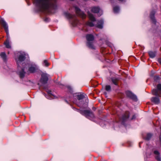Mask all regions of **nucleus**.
<instances>
[{
	"mask_svg": "<svg viewBox=\"0 0 161 161\" xmlns=\"http://www.w3.org/2000/svg\"><path fill=\"white\" fill-rule=\"evenodd\" d=\"M25 54L24 52H19V57L16 58L18 70L17 73L20 78H23L26 70L28 73H33L36 72L38 69V66L35 64H29L23 63L25 59Z\"/></svg>",
	"mask_w": 161,
	"mask_h": 161,
	"instance_id": "nucleus-1",
	"label": "nucleus"
},
{
	"mask_svg": "<svg viewBox=\"0 0 161 161\" xmlns=\"http://www.w3.org/2000/svg\"><path fill=\"white\" fill-rule=\"evenodd\" d=\"M34 4L38 11H46L52 13L57 8V0H35Z\"/></svg>",
	"mask_w": 161,
	"mask_h": 161,
	"instance_id": "nucleus-2",
	"label": "nucleus"
},
{
	"mask_svg": "<svg viewBox=\"0 0 161 161\" xmlns=\"http://www.w3.org/2000/svg\"><path fill=\"white\" fill-rule=\"evenodd\" d=\"M87 13L89 19L91 21L87 22L86 23V25L90 27L95 26L99 29H102L104 23L103 20L101 19L97 21L92 14L89 12H88Z\"/></svg>",
	"mask_w": 161,
	"mask_h": 161,
	"instance_id": "nucleus-3",
	"label": "nucleus"
},
{
	"mask_svg": "<svg viewBox=\"0 0 161 161\" xmlns=\"http://www.w3.org/2000/svg\"><path fill=\"white\" fill-rule=\"evenodd\" d=\"M73 108L75 110L79 112L81 114L84 115L86 118L90 120H93L95 118V116L93 113L89 110H80L74 107Z\"/></svg>",
	"mask_w": 161,
	"mask_h": 161,
	"instance_id": "nucleus-4",
	"label": "nucleus"
},
{
	"mask_svg": "<svg viewBox=\"0 0 161 161\" xmlns=\"http://www.w3.org/2000/svg\"><path fill=\"white\" fill-rule=\"evenodd\" d=\"M2 25L3 26L4 29L6 33L7 36V39L6 40L5 42H4V44L5 46L7 48H10L11 47L10 45L9 44L8 37L9 36V31L8 30V25L5 21L3 19H1V21H0Z\"/></svg>",
	"mask_w": 161,
	"mask_h": 161,
	"instance_id": "nucleus-5",
	"label": "nucleus"
},
{
	"mask_svg": "<svg viewBox=\"0 0 161 161\" xmlns=\"http://www.w3.org/2000/svg\"><path fill=\"white\" fill-rule=\"evenodd\" d=\"M64 14L66 17L70 19L69 22L73 26H75L79 23L75 15L71 14L67 12H65Z\"/></svg>",
	"mask_w": 161,
	"mask_h": 161,
	"instance_id": "nucleus-6",
	"label": "nucleus"
},
{
	"mask_svg": "<svg viewBox=\"0 0 161 161\" xmlns=\"http://www.w3.org/2000/svg\"><path fill=\"white\" fill-rule=\"evenodd\" d=\"M71 96L69 97V98H67L69 99V101L75 103L78 106L80 107L82 105L84 102L82 101H80V100L83 99L85 97V95L83 93H80L77 95V98L79 102H76L75 101L73 100V96L72 94H71Z\"/></svg>",
	"mask_w": 161,
	"mask_h": 161,
	"instance_id": "nucleus-7",
	"label": "nucleus"
},
{
	"mask_svg": "<svg viewBox=\"0 0 161 161\" xmlns=\"http://www.w3.org/2000/svg\"><path fill=\"white\" fill-rule=\"evenodd\" d=\"M87 40L86 45L89 48L94 49L93 43L94 40V36L92 34H87L86 36Z\"/></svg>",
	"mask_w": 161,
	"mask_h": 161,
	"instance_id": "nucleus-8",
	"label": "nucleus"
},
{
	"mask_svg": "<svg viewBox=\"0 0 161 161\" xmlns=\"http://www.w3.org/2000/svg\"><path fill=\"white\" fill-rule=\"evenodd\" d=\"M157 89H153L152 91V92L153 95L159 96L160 94V92H161V84H158L157 86Z\"/></svg>",
	"mask_w": 161,
	"mask_h": 161,
	"instance_id": "nucleus-9",
	"label": "nucleus"
},
{
	"mask_svg": "<svg viewBox=\"0 0 161 161\" xmlns=\"http://www.w3.org/2000/svg\"><path fill=\"white\" fill-rule=\"evenodd\" d=\"M129 112H126L125 114L123 115L122 118H120V121L121 123L124 125L125 122L126 121L129 117Z\"/></svg>",
	"mask_w": 161,
	"mask_h": 161,
	"instance_id": "nucleus-10",
	"label": "nucleus"
},
{
	"mask_svg": "<svg viewBox=\"0 0 161 161\" xmlns=\"http://www.w3.org/2000/svg\"><path fill=\"white\" fill-rule=\"evenodd\" d=\"M126 95L128 97L132 99L133 100L136 101L137 100V97L133 94L131 92L127 91L125 92Z\"/></svg>",
	"mask_w": 161,
	"mask_h": 161,
	"instance_id": "nucleus-11",
	"label": "nucleus"
},
{
	"mask_svg": "<svg viewBox=\"0 0 161 161\" xmlns=\"http://www.w3.org/2000/svg\"><path fill=\"white\" fill-rule=\"evenodd\" d=\"M75 8L76 13L78 15L83 18H85L86 17V15L79 8L75 7Z\"/></svg>",
	"mask_w": 161,
	"mask_h": 161,
	"instance_id": "nucleus-12",
	"label": "nucleus"
},
{
	"mask_svg": "<svg viewBox=\"0 0 161 161\" xmlns=\"http://www.w3.org/2000/svg\"><path fill=\"white\" fill-rule=\"evenodd\" d=\"M48 80V77L47 74L43 73L42 75L41 82L43 84H45L47 83Z\"/></svg>",
	"mask_w": 161,
	"mask_h": 161,
	"instance_id": "nucleus-13",
	"label": "nucleus"
},
{
	"mask_svg": "<svg viewBox=\"0 0 161 161\" xmlns=\"http://www.w3.org/2000/svg\"><path fill=\"white\" fill-rule=\"evenodd\" d=\"M156 11L154 10L152 11L150 14V19L153 23L155 25L156 23V20L155 19L154 16L155 14Z\"/></svg>",
	"mask_w": 161,
	"mask_h": 161,
	"instance_id": "nucleus-14",
	"label": "nucleus"
},
{
	"mask_svg": "<svg viewBox=\"0 0 161 161\" xmlns=\"http://www.w3.org/2000/svg\"><path fill=\"white\" fill-rule=\"evenodd\" d=\"M153 153L155 155V159L158 161H161V157L159 152L157 150H155L153 152Z\"/></svg>",
	"mask_w": 161,
	"mask_h": 161,
	"instance_id": "nucleus-15",
	"label": "nucleus"
},
{
	"mask_svg": "<svg viewBox=\"0 0 161 161\" xmlns=\"http://www.w3.org/2000/svg\"><path fill=\"white\" fill-rule=\"evenodd\" d=\"M47 93L48 94H46L45 93H44V95L45 96V97L48 99H51L52 98V97L51 96H54L52 94V91L50 90H48L47 91Z\"/></svg>",
	"mask_w": 161,
	"mask_h": 161,
	"instance_id": "nucleus-16",
	"label": "nucleus"
},
{
	"mask_svg": "<svg viewBox=\"0 0 161 161\" xmlns=\"http://www.w3.org/2000/svg\"><path fill=\"white\" fill-rule=\"evenodd\" d=\"M100 9L99 7H92L91 9V11L92 12L95 13H97L100 11Z\"/></svg>",
	"mask_w": 161,
	"mask_h": 161,
	"instance_id": "nucleus-17",
	"label": "nucleus"
},
{
	"mask_svg": "<svg viewBox=\"0 0 161 161\" xmlns=\"http://www.w3.org/2000/svg\"><path fill=\"white\" fill-rule=\"evenodd\" d=\"M151 101L155 104H158L159 103V98L156 97H153L152 98Z\"/></svg>",
	"mask_w": 161,
	"mask_h": 161,
	"instance_id": "nucleus-18",
	"label": "nucleus"
},
{
	"mask_svg": "<svg viewBox=\"0 0 161 161\" xmlns=\"http://www.w3.org/2000/svg\"><path fill=\"white\" fill-rule=\"evenodd\" d=\"M111 80L113 83L115 85H117V82L118 81V79L115 77H113L111 78Z\"/></svg>",
	"mask_w": 161,
	"mask_h": 161,
	"instance_id": "nucleus-19",
	"label": "nucleus"
},
{
	"mask_svg": "<svg viewBox=\"0 0 161 161\" xmlns=\"http://www.w3.org/2000/svg\"><path fill=\"white\" fill-rule=\"evenodd\" d=\"M0 56L4 61L6 60V55L5 53H2L0 54Z\"/></svg>",
	"mask_w": 161,
	"mask_h": 161,
	"instance_id": "nucleus-20",
	"label": "nucleus"
},
{
	"mask_svg": "<svg viewBox=\"0 0 161 161\" xmlns=\"http://www.w3.org/2000/svg\"><path fill=\"white\" fill-rule=\"evenodd\" d=\"M114 12L115 13H119L120 10L118 6H115L113 8Z\"/></svg>",
	"mask_w": 161,
	"mask_h": 161,
	"instance_id": "nucleus-21",
	"label": "nucleus"
},
{
	"mask_svg": "<svg viewBox=\"0 0 161 161\" xmlns=\"http://www.w3.org/2000/svg\"><path fill=\"white\" fill-rule=\"evenodd\" d=\"M149 54L150 58H154L155 56V53L152 51H150L148 52Z\"/></svg>",
	"mask_w": 161,
	"mask_h": 161,
	"instance_id": "nucleus-22",
	"label": "nucleus"
},
{
	"mask_svg": "<svg viewBox=\"0 0 161 161\" xmlns=\"http://www.w3.org/2000/svg\"><path fill=\"white\" fill-rule=\"evenodd\" d=\"M152 134L151 133H148L147 134V136L145 138V139L147 140H149L151 138L152 136Z\"/></svg>",
	"mask_w": 161,
	"mask_h": 161,
	"instance_id": "nucleus-23",
	"label": "nucleus"
},
{
	"mask_svg": "<svg viewBox=\"0 0 161 161\" xmlns=\"http://www.w3.org/2000/svg\"><path fill=\"white\" fill-rule=\"evenodd\" d=\"M105 90L108 92L111 91V87L110 85H106L105 86Z\"/></svg>",
	"mask_w": 161,
	"mask_h": 161,
	"instance_id": "nucleus-24",
	"label": "nucleus"
},
{
	"mask_svg": "<svg viewBox=\"0 0 161 161\" xmlns=\"http://www.w3.org/2000/svg\"><path fill=\"white\" fill-rule=\"evenodd\" d=\"M43 63L45 66H46L47 67L49 65V64L47 60H44L43 62Z\"/></svg>",
	"mask_w": 161,
	"mask_h": 161,
	"instance_id": "nucleus-25",
	"label": "nucleus"
},
{
	"mask_svg": "<svg viewBox=\"0 0 161 161\" xmlns=\"http://www.w3.org/2000/svg\"><path fill=\"white\" fill-rule=\"evenodd\" d=\"M155 81H157L159 80V77L158 76H155L154 78Z\"/></svg>",
	"mask_w": 161,
	"mask_h": 161,
	"instance_id": "nucleus-26",
	"label": "nucleus"
},
{
	"mask_svg": "<svg viewBox=\"0 0 161 161\" xmlns=\"http://www.w3.org/2000/svg\"><path fill=\"white\" fill-rule=\"evenodd\" d=\"M136 118V116L135 115H134L133 116L132 118H131V120H133L135 119Z\"/></svg>",
	"mask_w": 161,
	"mask_h": 161,
	"instance_id": "nucleus-27",
	"label": "nucleus"
},
{
	"mask_svg": "<svg viewBox=\"0 0 161 161\" xmlns=\"http://www.w3.org/2000/svg\"><path fill=\"white\" fill-rule=\"evenodd\" d=\"M44 20L46 22H48L49 21V19L48 18H46Z\"/></svg>",
	"mask_w": 161,
	"mask_h": 161,
	"instance_id": "nucleus-28",
	"label": "nucleus"
},
{
	"mask_svg": "<svg viewBox=\"0 0 161 161\" xmlns=\"http://www.w3.org/2000/svg\"><path fill=\"white\" fill-rule=\"evenodd\" d=\"M158 62L161 64V58L158 59Z\"/></svg>",
	"mask_w": 161,
	"mask_h": 161,
	"instance_id": "nucleus-29",
	"label": "nucleus"
},
{
	"mask_svg": "<svg viewBox=\"0 0 161 161\" xmlns=\"http://www.w3.org/2000/svg\"><path fill=\"white\" fill-rule=\"evenodd\" d=\"M142 143V142H140V143H139V146L140 147V144H141Z\"/></svg>",
	"mask_w": 161,
	"mask_h": 161,
	"instance_id": "nucleus-30",
	"label": "nucleus"
},
{
	"mask_svg": "<svg viewBox=\"0 0 161 161\" xmlns=\"http://www.w3.org/2000/svg\"><path fill=\"white\" fill-rule=\"evenodd\" d=\"M65 101L67 103H68V102L66 100H65Z\"/></svg>",
	"mask_w": 161,
	"mask_h": 161,
	"instance_id": "nucleus-31",
	"label": "nucleus"
},
{
	"mask_svg": "<svg viewBox=\"0 0 161 161\" xmlns=\"http://www.w3.org/2000/svg\"><path fill=\"white\" fill-rule=\"evenodd\" d=\"M102 14H101V15ZM101 14L100 15V16H101Z\"/></svg>",
	"mask_w": 161,
	"mask_h": 161,
	"instance_id": "nucleus-32",
	"label": "nucleus"
},
{
	"mask_svg": "<svg viewBox=\"0 0 161 161\" xmlns=\"http://www.w3.org/2000/svg\"><path fill=\"white\" fill-rule=\"evenodd\" d=\"M94 1H95V0H94Z\"/></svg>",
	"mask_w": 161,
	"mask_h": 161,
	"instance_id": "nucleus-33",
	"label": "nucleus"
}]
</instances>
